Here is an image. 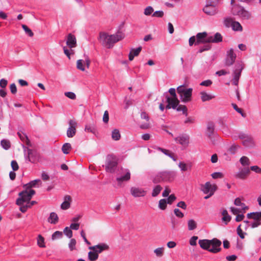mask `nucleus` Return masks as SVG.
<instances>
[{
  "mask_svg": "<svg viewBox=\"0 0 261 261\" xmlns=\"http://www.w3.org/2000/svg\"><path fill=\"white\" fill-rule=\"evenodd\" d=\"M176 143H178L184 147H186L189 144L190 137L187 134H181L174 138Z\"/></svg>",
  "mask_w": 261,
  "mask_h": 261,
  "instance_id": "ddd939ff",
  "label": "nucleus"
},
{
  "mask_svg": "<svg viewBox=\"0 0 261 261\" xmlns=\"http://www.w3.org/2000/svg\"><path fill=\"white\" fill-rule=\"evenodd\" d=\"M117 174V177L116 180L119 184L123 181H128L130 178V173L128 169L119 167L117 171L115 173Z\"/></svg>",
  "mask_w": 261,
  "mask_h": 261,
  "instance_id": "1a4fd4ad",
  "label": "nucleus"
},
{
  "mask_svg": "<svg viewBox=\"0 0 261 261\" xmlns=\"http://www.w3.org/2000/svg\"><path fill=\"white\" fill-rule=\"evenodd\" d=\"M142 50V47L139 46L136 49H132L130 51L128 56V59L129 61H132L135 56H137L139 55L140 53Z\"/></svg>",
  "mask_w": 261,
  "mask_h": 261,
  "instance_id": "393cba45",
  "label": "nucleus"
},
{
  "mask_svg": "<svg viewBox=\"0 0 261 261\" xmlns=\"http://www.w3.org/2000/svg\"><path fill=\"white\" fill-rule=\"evenodd\" d=\"M63 236V233L61 231H55L51 236V239L53 240H56L57 239L61 238Z\"/></svg>",
  "mask_w": 261,
  "mask_h": 261,
  "instance_id": "49530a36",
  "label": "nucleus"
},
{
  "mask_svg": "<svg viewBox=\"0 0 261 261\" xmlns=\"http://www.w3.org/2000/svg\"><path fill=\"white\" fill-rule=\"evenodd\" d=\"M240 162L242 166H249L250 165V160L247 156H242L240 160Z\"/></svg>",
  "mask_w": 261,
  "mask_h": 261,
  "instance_id": "58836bf2",
  "label": "nucleus"
},
{
  "mask_svg": "<svg viewBox=\"0 0 261 261\" xmlns=\"http://www.w3.org/2000/svg\"><path fill=\"white\" fill-rule=\"evenodd\" d=\"M63 232L68 238H71L72 237V231L70 228L66 227L64 228Z\"/></svg>",
  "mask_w": 261,
  "mask_h": 261,
  "instance_id": "09e8293b",
  "label": "nucleus"
},
{
  "mask_svg": "<svg viewBox=\"0 0 261 261\" xmlns=\"http://www.w3.org/2000/svg\"><path fill=\"white\" fill-rule=\"evenodd\" d=\"M175 109L178 112L182 111V113L184 114H185L186 116L188 115V113H187L188 109L186 106L178 105V106L176 107V108Z\"/></svg>",
  "mask_w": 261,
  "mask_h": 261,
  "instance_id": "e433bc0d",
  "label": "nucleus"
},
{
  "mask_svg": "<svg viewBox=\"0 0 261 261\" xmlns=\"http://www.w3.org/2000/svg\"><path fill=\"white\" fill-rule=\"evenodd\" d=\"M27 149L28 155L25 156V160H28L29 162L31 163L36 162L39 158V155L35 150H33L29 148H24V150Z\"/></svg>",
  "mask_w": 261,
  "mask_h": 261,
  "instance_id": "f8f14e48",
  "label": "nucleus"
},
{
  "mask_svg": "<svg viewBox=\"0 0 261 261\" xmlns=\"http://www.w3.org/2000/svg\"><path fill=\"white\" fill-rule=\"evenodd\" d=\"M8 81L7 80L2 79L0 80V87L2 88H5L7 85Z\"/></svg>",
  "mask_w": 261,
  "mask_h": 261,
  "instance_id": "774afa93",
  "label": "nucleus"
},
{
  "mask_svg": "<svg viewBox=\"0 0 261 261\" xmlns=\"http://www.w3.org/2000/svg\"><path fill=\"white\" fill-rule=\"evenodd\" d=\"M236 59V55L233 51L232 48L230 49L227 51L226 58L225 64L227 66L232 65Z\"/></svg>",
  "mask_w": 261,
  "mask_h": 261,
  "instance_id": "4468645a",
  "label": "nucleus"
},
{
  "mask_svg": "<svg viewBox=\"0 0 261 261\" xmlns=\"http://www.w3.org/2000/svg\"><path fill=\"white\" fill-rule=\"evenodd\" d=\"M196 42L195 45H199L200 43H208L206 40L207 39V34L206 32L198 33L196 35Z\"/></svg>",
  "mask_w": 261,
  "mask_h": 261,
  "instance_id": "6ab92c4d",
  "label": "nucleus"
},
{
  "mask_svg": "<svg viewBox=\"0 0 261 261\" xmlns=\"http://www.w3.org/2000/svg\"><path fill=\"white\" fill-rule=\"evenodd\" d=\"M166 101H169L172 108L173 109H175L176 107L178 106L179 101L177 98H171L168 95L166 96Z\"/></svg>",
  "mask_w": 261,
  "mask_h": 261,
  "instance_id": "b1692460",
  "label": "nucleus"
},
{
  "mask_svg": "<svg viewBox=\"0 0 261 261\" xmlns=\"http://www.w3.org/2000/svg\"><path fill=\"white\" fill-rule=\"evenodd\" d=\"M164 15V12L162 11H156L154 12L152 16L156 17H162Z\"/></svg>",
  "mask_w": 261,
  "mask_h": 261,
  "instance_id": "0e129e2a",
  "label": "nucleus"
},
{
  "mask_svg": "<svg viewBox=\"0 0 261 261\" xmlns=\"http://www.w3.org/2000/svg\"><path fill=\"white\" fill-rule=\"evenodd\" d=\"M222 41V36L219 33H216L214 36H208L206 40L208 43H219Z\"/></svg>",
  "mask_w": 261,
  "mask_h": 261,
  "instance_id": "412c9836",
  "label": "nucleus"
},
{
  "mask_svg": "<svg viewBox=\"0 0 261 261\" xmlns=\"http://www.w3.org/2000/svg\"><path fill=\"white\" fill-rule=\"evenodd\" d=\"M219 0H207L203 11L207 15L213 16L218 13L217 4Z\"/></svg>",
  "mask_w": 261,
  "mask_h": 261,
  "instance_id": "20e7f679",
  "label": "nucleus"
},
{
  "mask_svg": "<svg viewBox=\"0 0 261 261\" xmlns=\"http://www.w3.org/2000/svg\"><path fill=\"white\" fill-rule=\"evenodd\" d=\"M243 144L244 146H251L253 145V141L250 137H248V138L243 141Z\"/></svg>",
  "mask_w": 261,
  "mask_h": 261,
  "instance_id": "8fccbe9b",
  "label": "nucleus"
},
{
  "mask_svg": "<svg viewBox=\"0 0 261 261\" xmlns=\"http://www.w3.org/2000/svg\"><path fill=\"white\" fill-rule=\"evenodd\" d=\"M66 44L70 48L76 46V39L74 35L71 33L68 35L67 37Z\"/></svg>",
  "mask_w": 261,
  "mask_h": 261,
  "instance_id": "aec40b11",
  "label": "nucleus"
},
{
  "mask_svg": "<svg viewBox=\"0 0 261 261\" xmlns=\"http://www.w3.org/2000/svg\"><path fill=\"white\" fill-rule=\"evenodd\" d=\"M222 215H223L222 220L225 222L226 224L230 221L231 217L228 215L227 210H224L222 213Z\"/></svg>",
  "mask_w": 261,
  "mask_h": 261,
  "instance_id": "7c9ffc66",
  "label": "nucleus"
},
{
  "mask_svg": "<svg viewBox=\"0 0 261 261\" xmlns=\"http://www.w3.org/2000/svg\"><path fill=\"white\" fill-rule=\"evenodd\" d=\"M232 30L235 31H242L243 30L241 24L238 21H233L231 27Z\"/></svg>",
  "mask_w": 261,
  "mask_h": 261,
  "instance_id": "72a5a7b5",
  "label": "nucleus"
},
{
  "mask_svg": "<svg viewBox=\"0 0 261 261\" xmlns=\"http://www.w3.org/2000/svg\"><path fill=\"white\" fill-rule=\"evenodd\" d=\"M132 195L134 197H144L147 192L143 188L139 187H133L130 189Z\"/></svg>",
  "mask_w": 261,
  "mask_h": 261,
  "instance_id": "9b49d317",
  "label": "nucleus"
},
{
  "mask_svg": "<svg viewBox=\"0 0 261 261\" xmlns=\"http://www.w3.org/2000/svg\"><path fill=\"white\" fill-rule=\"evenodd\" d=\"M27 189L19 193V197L16 200V204L17 205L23 204L26 202H28L30 201L32 196L35 194V190L30 189L28 191Z\"/></svg>",
  "mask_w": 261,
  "mask_h": 261,
  "instance_id": "6e6552de",
  "label": "nucleus"
},
{
  "mask_svg": "<svg viewBox=\"0 0 261 261\" xmlns=\"http://www.w3.org/2000/svg\"><path fill=\"white\" fill-rule=\"evenodd\" d=\"M232 106L233 108H234V109L237 112L240 113L242 115V117H245L246 116V115L243 112L242 110L241 109L238 108V107L237 106V105L236 104L232 103Z\"/></svg>",
  "mask_w": 261,
  "mask_h": 261,
  "instance_id": "5fc2aeb1",
  "label": "nucleus"
},
{
  "mask_svg": "<svg viewBox=\"0 0 261 261\" xmlns=\"http://www.w3.org/2000/svg\"><path fill=\"white\" fill-rule=\"evenodd\" d=\"M178 167L182 171H186L188 169V165L183 162H180L178 164Z\"/></svg>",
  "mask_w": 261,
  "mask_h": 261,
  "instance_id": "13d9d810",
  "label": "nucleus"
},
{
  "mask_svg": "<svg viewBox=\"0 0 261 261\" xmlns=\"http://www.w3.org/2000/svg\"><path fill=\"white\" fill-rule=\"evenodd\" d=\"M174 213L176 217L179 218H182L184 216V214L178 208H175L174 210Z\"/></svg>",
  "mask_w": 261,
  "mask_h": 261,
  "instance_id": "6e6d98bb",
  "label": "nucleus"
},
{
  "mask_svg": "<svg viewBox=\"0 0 261 261\" xmlns=\"http://www.w3.org/2000/svg\"><path fill=\"white\" fill-rule=\"evenodd\" d=\"M124 37V34L118 31L117 33L109 35L106 33L101 32L99 34V41L101 44L109 48H112L114 44L121 40Z\"/></svg>",
  "mask_w": 261,
  "mask_h": 261,
  "instance_id": "f257e3e1",
  "label": "nucleus"
},
{
  "mask_svg": "<svg viewBox=\"0 0 261 261\" xmlns=\"http://www.w3.org/2000/svg\"><path fill=\"white\" fill-rule=\"evenodd\" d=\"M71 201V197L66 195L64 197V201L61 204V208L62 210H67L70 206V201Z\"/></svg>",
  "mask_w": 261,
  "mask_h": 261,
  "instance_id": "a878e982",
  "label": "nucleus"
},
{
  "mask_svg": "<svg viewBox=\"0 0 261 261\" xmlns=\"http://www.w3.org/2000/svg\"><path fill=\"white\" fill-rule=\"evenodd\" d=\"M167 200L166 199H162L159 202V207L162 210H164L167 207Z\"/></svg>",
  "mask_w": 261,
  "mask_h": 261,
  "instance_id": "ea45409f",
  "label": "nucleus"
},
{
  "mask_svg": "<svg viewBox=\"0 0 261 261\" xmlns=\"http://www.w3.org/2000/svg\"><path fill=\"white\" fill-rule=\"evenodd\" d=\"M22 28L25 31V33L27 34L29 36H30V37L33 36V35H34L33 33L32 32L31 30L26 25L22 24Z\"/></svg>",
  "mask_w": 261,
  "mask_h": 261,
  "instance_id": "603ef678",
  "label": "nucleus"
},
{
  "mask_svg": "<svg viewBox=\"0 0 261 261\" xmlns=\"http://www.w3.org/2000/svg\"><path fill=\"white\" fill-rule=\"evenodd\" d=\"M216 189V185H212L210 182H206L201 187V190L204 194H208V193H211L212 191L213 192V193H214Z\"/></svg>",
  "mask_w": 261,
  "mask_h": 261,
  "instance_id": "a211bd4d",
  "label": "nucleus"
},
{
  "mask_svg": "<svg viewBox=\"0 0 261 261\" xmlns=\"http://www.w3.org/2000/svg\"><path fill=\"white\" fill-rule=\"evenodd\" d=\"M198 243L202 249L213 253H217L221 250L220 246L222 242L217 238L200 240Z\"/></svg>",
  "mask_w": 261,
  "mask_h": 261,
  "instance_id": "f03ea898",
  "label": "nucleus"
},
{
  "mask_svg": "<svg viewBox=\"0 0 261 261\" xmlns=\"http://www.w3.org/2000/svg\"><path fill=\"white\" fill-rule=\"evenodd\" d=\"M237 233L240 236V237L241 239H244V237H244V234H245V233H244L243 231H242V230L241 229V225H240L237 227Z\"/></svg>",
  "mask_w": 261,
  "mask_h": 261,
  "instance_id": "052dcab7",
  "label": "nucleus"
},
{
  "mask_svg": "<svg viewBox=\"0 0 261 261\" xmlns=\"http://www.w3.org/2000/svg\"><path fill=\"white\" fill-rule=\"evenodd\" d=\"M153 12V8L151 6H148L144 9V14L146 16H149L151 15Z\"/></svg>",
  "mask_w": 261,
  "mask_h": 261,
  "instance_id": "864d4df0",
  "label": "nucleus"
},
{
  "mask_svg": "<svg viewBox=\"0 0 261 261\" xmlns=\"http://www.w3.org/2000/svg\"><path fill=\"white\" fill-rule=\"evenodd\" d=\"M65 95L71 99H75L76 95L75 93L72 92H67L65 93Z\"/></svg>",
  "mask_w": 261,
  "mask_h": 261,
  "instance_id": "bf43d9fd",
  "label": "nucleus"
},
{
  "mask_svg": "<svg viewBox=\"0 0 261 261\" xmlns=\"http://www.w3.org/2000/svg\"><path fill=\"white\" fill-rule=\"evenodd\" d=\"M212 84V81L210 80H207L202 82L200 84V85L203 86L208 87V86H210Z\"/></svg>",
  "mask_w": 261,
  "mask_h": 261,
  "instance_id": "69168bd1",
  "label": "nucleus"
},
{
  "mask_svg": "<svg viewBox=\"0 0 261 261\" xmlns=\"http://www.w3.org/2000/svg\"><path fill=\"white\" fill-rule=\"evenodd\" d=\"M120 134L118 129H115L112 131V138L114 140H119L120 138Z\"/></svg>",
  "mask_w": 261,
  "mask_h": 261,
  "instance_id": "473e14b6",
  "label": "nucleus"
},
{
  "mask_svg": "<svg viewBox=\"0 0 261 261\" xmlns=\"http://www.w3.org/2000/svg\"><path fill=\"white\" fill-rule=\"evenodd\" d=\"M85 130L87 132L95 134L96 132L95 126L94 124H87L85 126Z\"/></svg>",
  "mask_w": 261,
  "mask_h": 261,
  "instance_id": "c756f323",
  "label": "nucleus"
},
{
  "mask_svg": "<svg viewBox=\"0 0 261 261\" xmlns=\"http://www.w3.org/2000/svg\"><path fill=\"white\" fill-rule=\"evenodd\" d=\"M71 149V145L69 143H65L62 147V150L64 154H68Z\"/></svg>",
  "mask_w": 261,
  "mask_h": 261,
  "instance_id": "f704fd0d",
  "label": "nucleus"
},
{
  "mask_svg": "<svg viewBox=\"0 0 261 261\" xmlns=\"http://www.w3.org/2000/svg\"><path fill=\"white\" fill-rule=\"evenodd\" d=\"M76 240L74 239H71L68 244V246L70 251H72L75 249Z\"/></svg>",
  "mask_w": 261,
  "mask_h": 261,
  "instance_id": "3c124183",
  "label": "nucleus"
},
{
  "mask_svg": "<svg viewBox=\"0 0 261 261\" xmlns=\"http://www.w3.org/2000/svg\"><path fill=\"white\" fill-rule=\"evenodd\" d=\"M164 248L163 247H160L155 249L154 250V253L158 257H162L164 254Z\"/></svg>",
  "mask_w": 261,
  "mask_h": 261,
  "instance_id": "c03bdc74",
  "label": "nucleus"
},
{
  "mask_svg": "<svg viewBox=\"0 0 261 261\" xmlns=\"http://www.w3.org/2000/svg\"><path fill=\"white\" fill-rule=\"evenodd\" d=\"M11 165L13 171H17L19 168L17 162L15 160H13L11 162Z\"/></svg>",
  "mask_w": 261,
  "mask_h": 261,
  "instance_id": "680f3d73",
  "label": "nucleus"
},
{
  "mask_svg": "<svg viewBox=\"0 0 261 261\" xmlns=\"http://www.w3.org/2000/svg\"><path fill=\"white\" fill-rule=\"evenodd\" d=\"M59 221V217L55 212H51L48 218V222L51 224H56Z\"/></svg>",
  "mask_w": 261,
  "mask_h": 261,
  "instance_id": "bb28decb",
  "label": "nucleus"
},
{
  "mask_svg": "<svg viewBox=\"0 0 261 261\" xmlns=\"http://www.w3.org/2000/svg\"><path fill=\"white\" fill-rule=\"evenodd\" d=\"M109 120V112L108 111H105L103 116L102 120L104 123H107Z\"/></svg>",
  "mask_w": 261,
  "mask_h": 261,
  "instance_id": "e2e57ef3",
  "label": "nucleus"
},
{
  "mask_svg": "<svg viewBox=\"0 0 261 261\" xmlns=\"http://www.w3.org/2000/svg\"><path fill=\"white\" fill-rule=\"evenodd\" d=\"M109 248V246L106 243H99L89 247L90 250L95 251L98 255L104 251L108 250Z\"/></svg>",
  "mask_w": 261,
  "mask_h": 261,
  "instance_id": "dca6fc26",
  "label": "nucleus"
},
{
  "mask_svg": "<svg viewBox=\"0 0 261 261\" xmlns=\"http://www.w3.org/2000/svg\"><path fill=\"white\" fill-rule=\"evenodd\" d=\"M99 255L95 251H90L88 252V258L90 261H96L98 258Z\"/></svg>",
  "mask_w": 261,
  "mask_h": 261,
  "instance_id": "c85d7f7f",
  "label": "nucleus"
},
{
  "mask_svg": "<svg viewBox=\"0 0 261 261\" xmlns=\"http://www.w3.org/2000/svg\"><path fill=\"white\" fill-rule=\"evenodd\" d=\"M250 169L248 167L242 168L238 173L237 176L241 179H245L249 174Z\"/></svg>",
  "mask_w": 261,
  "mask_h": 261,
  "instance_id": "5701e85b",
  "label": "nucleus"
},
{
  "mask_svg": "<svg viewBox=\"0 0 261 261\" xmlns=\"http://www.w3.org/2000/svg\"><path fill=\"white\" fill-rule=\"evenodd\" d=\"M84 60H81V59L78 60L77 61V63H76L77 68L82 71H84L85 67H84Z\"/></svg>",
  "mask_w": 261,
  "mask_h": 261,
  "instance_id": "de8ad7c7",
  "label": "nucleus"
},
{
  "mask_svg": "<svg viewBox=\"0 0 261 261\" xmlns=\"http://www.w3.org/2000/svg\"><path fill=\"white\" fill-rule=\"evenodd\" d=\"M176 197L174 194L170 195L167 200V203L169 204H171L176 199Z\"/></svg>",
  "mask_w": 261,
  "mask_h": 261,
  "instance_id": "4d7b16f0",
  "label": "nucleus"
},
{
  "mask_svg": "<svg viewBox=\"0 0 261 261\" xmlns=\"http://www.w3.org/2000/svg\"><path fill=\"white\" fill-rule=\"evenodd\" d=\"M188 227L189 230H193L197 227V223L193 219H190L188 221Z\"/></svg>",
  "mask_w": 261,
  "mask_h": 261,
  "instance_id": "2f4dec72",
  "label": "nucleus"
},
{
  "mask_svg": "<svg viewBox=\"0 0 261 261\" xmlns=\"http://www.w3.org/2000/svg\"><path fill=\"white\" fill-rule=\"evenodd\" d=\"M10 89L11 92L13 94H15L16 93L17 88H16V85L15 84V83H12L10 85Z\"/></svg>",
  "mask_w": 261,
  "mask_h": 261,
  "instance_id": "338daca9",
  "label": "nucleus"
},
{
  "mask_svg": "<svg viewBox=\"0 0 261 261\" xmlns=\"http://www.w3.org/2000/svg\"><path fill=\"white\" fill-rule=\"evenodd\" d=\"M252 217L253 221L251 223L250 225L252 228H255L260 225L261 222V212H254Z\"/></svg>",
  "mask_w": 261,
  "mask_h": 261,
  "instance_id": "f3484780",
  "label": "nucleus"
},
{
  "mask_svg": "<svg viewBox=\"0 0 261 261\" xmlns=\"http://www.w3.org/2000/svg\"><path fill=\"white\" fill-rule=\"evenodd\" d=\"M239 148V146L238 145L235 144L232 145L228 149V152L229 153H230L231 154H234L237 152Z\"/></svg>",
  "mask_w": 261,
  "mask_h": 261,
  "instance_id": "37998d69",
  "label": "nucleus"
},
{
  "mask_svg": "<svg viewBox=\"0 0 261 261\" xmlns=\"http://www.w3.org/2000/svg\"><path fill=\"white\" fill-rule=\"evenodd\" d=\"M69 127L67 130V136L69 138H72L76 133V126L77 122L74 120L70 119L68 121Z\"/></svg>",
  "mask_w": 261,
  "mask_h": 261,
  "instance_id": "2eb2a0df",
  "label": "nucleus"
},
{
  "mask_svg": "<svg viewBox=\"0 0 261 261\" xmlns=\"http://www.w3.org/2000/svg\"><path fill=\"white\" fill-rule=\"evenodd\" d=\"M105 166L106 171L111 173H115L120 167L116 156L111 154L107 156Z\"/></svg>",
  "mask_w": 261,
  "mask_h": 261,
  "instance_id": "7ed1b4c3",
  "label": "nucleus"
},
{
  "mask_svg": "<svg viewBox=\"0 0 261 261\" xmlns=\"http://www.w3.org/2000/svg\"><path fill=\"white\" fill-rule=\"evenodd\" d=\"M1 144L2 147L6 150H8L10 148V142L8 140H2L1 142Z\"/></svg>",
  "mask_w": 261,
  "mask_h": 261,
  "instance_id": "4c0bfd02",
  "label": "nucleus"
},
{
  "mask_svg": "<svg viewBox=\"0 0 261 261\" xmlns=\"http://www.w3.org/2000/svg\"><path fill=\"white\" fill-rule=\"evenodd\" d=\"M39 182H41V180L40 179H35L25 185V186L26 187V189L30 190V188L35 187L36 185Z\"/></svg>",
  "mask_w": 261,
  "mask_h": 261,
  "instance_id": "a19ab883",
  "label": "nucleus"
},
{
  "mask_svg": "<svg viewBox=\"0 0 261 261\" xmlns=\"http://www.w3.org/2000/svg\"><path fill=\"white\" fill-rule=\"evenodd\" d=\"M215 125L213 122H208L206 128V135L209 139H212L215 136L214 134Z\"/></svg>",
  "mask_w": 261,
  "mask_h": 261,
  "instance_id": "4be33fe9",
  "label": "nucleus"
},
{
  "mask_svg": "<svg viewBox=\"0 0 261 261\" xmlns=\"http://www.w3.org/2000/svg\"><path fill=\"white\" fill-rule=\"evenodd\" d=\"M37 244L40 247L44 248L45 247L44 245V239L40 234L38 237Z\"/></svg>",
  "mask_w": 261,
  "mask_h": 261,
  "instance_id": "a18cd8bd",
  "label": "nucleus"
},
{
  "mask_svg": "<svg viewBox=\"0 0 261 261\" xmlns=\"http://www.w3.org/2000/svg\"><path fill=\"white\" fill-rule=\"evenodd\" d=\"M244 64L242 61H237L236 62L232 72L233 79L232 82L234 85L237 86L238 85L239 81L241 75V72L244 69Z\"/></svg>",
  "mask_w": 261,
  "mask_h": 261,
  "instance_id": "423d86ee",
  "label": "nucleus"
},
{
  "mask_svg": "<svg viewBox=\"0 0 261 261\" xmlns=\"http://www.w3.org/2000/svg\"><path fill=\"white\" fill-rule=\"evenodd\" d=\"M233 21H233L232 18L230 17H226L224 18L223 22L226 27L229 28L230 27H232Z\"/></svg>",
  "mask_w": 261,
  "mask_h": 261,
  "instance_id": "79ce46f5",
  "label": "nucleus"
},
{
  "mask_svg": "<svg viewBox=\"0 0 261 261\" xmlns=\"http://www.w3.org/2000/svg\"><path fill=\"white\" fill-rule=\"evenodd\" d=\"M162 189V187L160 185L156 186L153 189L152 192V197H156L157 196L160 192L161 191Z\"/></svg>",
  "mask_w": 261,
  "mask_h": 261,
  "instance_id": "c9c22d12",
  "label": "nucleus"
},
{
  "mask_svg": "<svg viewBox=\"0 0 261 261\" xmlns=\"http://www.w3.org/2000/svg\"><path fill=\"white\" fill-rule=\"evenodd\" d=\"M175 176L176 173L174 171H163L159 173L154 177L153 182L154 184H156L162 181H170L172 180Z\"/></svg>",
  "mask_w": 261,
  "mask_h": 261,
  "instance_id": "0eeeda50",
  "label": "nucleus"
},
{
  "mask_svg": "<svg viewBox=\"0 0 261 261\" xmlns=\"http://www.w3.org/2000/svg\"><path fill=\"white\" fill-rule=\"evenodd\" d=\"M200 95H201V100L203 102L206 101H208L215 97L214 96L209 94L204 91L201 92Z\"/></svg>",
  "mask_w": 261,
  "mask_h": 261,
  "instance_id": "cd10ccee",
  "label": "nucleus"
},
{
  "mask_svg": "<svg viewBox=\"0 0 261 261\" xmlns=\"http://www.w3.org/2000/svg\"><path fill=\"white\" fill-rule=\"evenodd\" d=\"M177 91L182 102H187L191 100L192 88H186L184 85H181L177 88Z\"/></svg>",
  "mask_w": 261,
  "mask_h": 261,
  "instance_id": "39448f33",
  "label": "nucleus"
},
{
  "mask_svg": "<svg viewBox=\"0 0 261 261\" xmlns=\"http://www.w3.org/2000/svg\"><path fill=\"white\" fill-rule=\"evenodd\" d=\"M232 10L234 15H237L242 19H248L250 17V13L242 7H237Z\"/></svg>",
  "mask_w": 261,
  "mask_h": 261,
  "instance_id": "9d476101",
  "label": "nucleus"
}]
</instances>
